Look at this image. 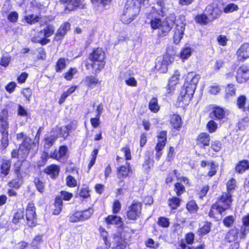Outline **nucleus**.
Segmentation results:
<instances>
[{
    "mask_svg": "<svg viewBox=\"0 0 249 249\" xmlns=\"http://www.w3.org/2000/svg\"><path fill=\"white\" fill-rule=\"evenodd\" d=\"M12 224L21 227L25 225L34 227L37 225V217L35 203L31 201L28 203L25 209L19 208L14 212L12 216Z\"/></svg>",
    "mask_w": 249,
    "mask_h": 249,
    "instance_id": "nucleus-1",
    "label": "nucleus"
},
{
    "mask_svg": "<svg viewBox=\"0 0 249 249\" xmlns=\"http://www.w3.org/2000/svg\"><path fill=\"white\" fill-rule=\"evenodd\" d=\"M107 56L102 47L93 48L84 61L87 70H90L94 75H97L104 69L106 64Z\"/></svg>",
    "mask_w": 249,
    "mask_h": 249,
    "instance_id": "nucleus-2",
    "label": "nucleus"
},
{
    "mask_svg": "<svg viewBox=\"0 0 249 249\" xmlns=\"http://www.w3.org/2000/svg\"><path fill=\"white\" fill-rule=\"evenodd\" d=\"M199 79L198 74H194L193 72L188 73L178 97L179 103H181L184 106L189 104L193 97Z\"/></svg>",
    "mask_w": 249,
    "mask_h": 249,
    "instance_id": "nucleus-3",
    "label": "nucleus"
},
{
    "mask_svg": "<svg viewBox=\"0 0 249 249\" xmlns=\"http://www.w3.org/2000/svg\"><path fill=\"white\" fill-rule=\"evenodd\" d=\"M149 0H127L120 20L124 24H129L140 14L141 7L149 6Z\"/></svg>",
    "mask_w": 249,
    "mask_h": 249,
    "instance_id": "nucleus-4",
    "label": "nucleus"
},
{
    "mask_svg": "<svg viewBox=\"0 0 249 249\" xmlns=\"http://www.w3.org/2000/svg\"><path fill=\"white\" fill-rule=\"evenodd\" d=\"M233 195L228 193L222 192L213 204L208 213V216L215 221H218V215H223L227 210L231 209Z\"/></svg>",
    "mask_w": 249,
    "mask_h": 249,
    "instance_id": "nucleus-5",
    "label": "nucleus"
},
{
    "mask_svg": "<svg viewBox=\"0 0 249 249\" xmlns=\"http://www.w3.org/2000/svg\"><path fill=\"white\" fill-rule=\"evenodd\" d=\"M249 234V213L243 215L241 218V225L239 228L234 227L229 229L225 235V239L228 243L239 240H245Z\"/></svg>",
    "mask_w": 249,
    "mask_h": 249,
    "instance_id": "nucleus-6",
    "label": "nucleus"
},
{
    "mask_svg": "<svg viewBox=\"0 0 249 249\" xmlns=\"http://www.w3.org/2000/svg\"><path fill=\"white\" fill-rule=\"evenodd\" d=\"M133 173L130 163L125 162L124 165L118 166L116 169V177L118 179L117 184L120 187L115 191L116 196L123 195L127 189L124 179L129 178Z\"/></svg>",
    "mask_w": 249,
    "mask_h": 249,
    "instance_id": "nucleus-7",
    "label": "nucleus"
},
{
    "mask_svg": "<svg viewBox=\"0 0 249 249\" xmlns=\"http://www.w3.org/2000/svg\"><path fill=\"white\" fill-rule=\"evenodd\" d=\"M37 148L36 143L29 137H26L19 144L18 149L12 150L11 157L13 159L25 160L31 151L37 150Z\"/></svg>",
    "mask_w": 249,
    "mask_h": 249,
    "instance_id": "nucleus-8",
    "label": "nucleus"
},
{
    "mask_svg": "<svg viewBox=\"0 0 249 249\" xmlns=\"http://www.w3.org/2000/svg\"><path fill=\"white\" fill-rule=\"evenodd\" d=\"M8 109L4 108L0 111V133L1 134L0 146L2 149H5L9 145L8 139Z\"/></svg>",
    "mask_w": 249,
    "mask_h": 249,
    "instance_id": "nucleus-9",
    "label": "nucleus"
},
{
    "mask_svg": "<svg viewBox=\"0 0 249 249\" xmlns=\"http://www.w3.org/2000/svg\"><path fill=\"white\" fill-rule=\"evenodd\" d=\"M46 26L38 32L37 35L31 38V41L36 43H39L42 46L45 45L50 42L48 38L54 34L55 27L53 24H46Z\"/></svg>",
    "mask_w": 249,
    "mask_h": 249,
    "instance_id": "nucleus-10",
    "label": "nucleus"
},
{
    "mask_svg": "<svg viewBox=\"0 0 249 249\" xmlns=\"http://www.w3.org/2000/svg\"><path fill=\"white\" fill-rule=\"evenodd\" d=\"M174 21L166 17L164 20L157 18V34L159 37L167 36L172 28Z\"/></svg>",
    "mask_w": 249,
    "mask_h": 249,
    "instance_id": "nucleus-11",
    "label": "nucleus"
},
{
    "mask_svg": "<svg viewBox=\"0 0 249 249\" xmlns=\"http://www.w3.org/2000/svg\"><path fill=\"white\" fill-rule=\"evenodd\" d=\"M130 238V235L127 236L126 234L123 233V231L113 234L112 249H126Z\"/></svg>",
    "mask_w": 249,
    "mask_h": 249,
    "instance_id": "nucleus-12",
    "label": "nucleus"
},
{
    "mask_svg": "<svg viewBox=\"0 0 249 249\" xmlns=\"http://www.w3.org/2000/svg\"><path fill=\"white\" fill-rule=\"evenodd\" d=\"M93 210L89 208L84 210L75 211L68 216L69 222L76 223L88 220L92 215Z\"/></svg>",
    "mask_w": 249,
    "mask_h": 249,
    "instance_id": "nucleus-13",
    "label": "nucleus"
},
{
    "mask_svg": "<svg viewBox=\"0 0 249 249\" xmlns=\"http://www.w3.org/2000/svg\"><path fill=\"white\" fill-rule=\"evenodd\" d=\"M142 209V203L137 200H133L128 207L126 212L127 218L129 220H137L141 214Z\"/></svg>",
    "mask_w": 249,
    "mask_h": 249,
    "instance_id": "nucleus-14",
    "label": "nucleus"
},
{
    "mask_svg": "<svg viewBox=\"0 0 249 249\" xmlns=\"http://www.w3.org/2000/svg\"><path fill=\"white\" fill-rule=\"evenodd\" d=\"M51 159L61 162L66 160L69 157V151L66 145H61L57 149L55 148L49 154Z\"/></svg>",
    "mask_w": 249,
    "mask_h": 249,
    "instance_id": "nucleus-15",
    "label": "nucleus"
},
{
    "mask_svg": "<svg viewBox=\"0 0 249 249\" xmlns=\"http://www.w3.org/2000/svg\"><path fill=\"white\" fill-rule=\"evenodd\" d=\"M169 124L172 136H177L179 135L183 125L181 116L177 113L171 114L170 115Z\"/></svg>",
    "mask_w": 249,
    "mask_h": 249,
    "instance_id": "nucleus-16",
    "label": "nucleus"
},
{
    "mask_svg": "<svg viewBox=\"0 0 249 249\" xmlns=\"http://www.w3.org/2000/svg\"><path fill=\"white\" fill-rule=\"evenodd\" d=\"M227 115L225 109L217 105H213L209 113L210 118L219 122H224L227 118Z\"/></svg>",
    "mask_w": 249,
    "mask_h": 249,
    "instance_id": "nucleus-17",
    "label": "nucleus"
},
{
    "mask_svg": "<svg viewBox=\"0 0 249 249\" xmlns=\"http://www.w3.org/2000/svg\"><path fill=\"white\" fill-rule=\"evenodd\" d=\"M59 2L64 6V11L67 13L83 8L81 0H59Z\"/></svg>",
    "mask_w": 249,
    "mask_h": 249,
    "instance_id": "nucleus-18",
    "label": "nucleus"
},
{
    "mask_svg": "<svg viewBox=\"0 0 249 249\" xmlns=\"http://www.w3.org/2000/svg\"><path fill=\"white\" fill-rule=\"evenodd\" d=\"M70 29L71 24L69 22H63L60 25L55 33L53 41L60 44Z\"/></svg>",
    "mask_w": 249,
    "mask_h": 249,
    "instance_id": "nucleus-19",
    "label": "nucleus"
},
{
    "mask_svg": "<svg viewBox=\"0 0 249 249\" xmlns=\"http://www.w3.org/2000/svg\"><path fill=\"white\" fill-rule=\"evenodd\" d=\"M211 136L206 132L199 133L196 138V144L201 149H205L210 145Z\"/></svg>",
    "mask_w": 249,
    "mask_h": 249,
    "instance_id": "nucleus-20",
    "label": "nucleus"
},
{
    "mask_svg": "<svg viewBox=\"0 0 249 249\" xmlns=\"http://www.w3.org/2000/svg\"><path fill=\"white\" fill-rule=\"evenodd\" d=\"M104 221L107 226L114 225L121 229H124L125 227L123 218L117 214L108 215L104 218Z\"/></svg>",
    "mask_w": 249,
    "mask_h": 249,
    "instance_id": "nucleus-21",
    "label": "nucleus"
},
{
    "mask_svg": "<svg viewBox=\"0 0 249 249\" xmlns=\"http://www.w3.org/2000/svg\"><path fill=\"white\" fill-rule=\"evenodd\" d=\"M236 55L238 62H243L249 58V43H244L237 50Z\"/></svg>",
    "mask_w": 249,
    "mask_h": 249,
    "instance_id": "nucleus-22",
    "label": "nucleus"
},
{
    "mask_svg": "<svg viewBox=\"0 0 249 249\" xmlns=\"http://www.w3.org/2000/svg\"><path fill=\"white\" fill-rule=\"evenodd\" d=\"M60 171V166L58 164L53 163L47 166L43 169V172L52 179L54 180L58 177Z\"/></svg>",
    "mask_w": 249,
    "mask_h": 249,
    "instance_id": "nucleus-23",
    "label": "nucleus"
},
{
    "mask_svg": "<svg viewBox=\"0 0 249 249\" xmlns=\"http://www.w3.org/2000/svg\"><path fill=\"white\" fill-rule=\"evenodd\" d=\"M204 13H205L210 20L213 21L218 18L221 12L217 6H215L213 4L211 3L206 7Z\"/></svg>",
    "mask_w": 249,
    "mask_h": 249,
    "instance_id": "nucleus-24",
    "label": "nucleus"
},
{
    "mask_svg": "<svg viewBox=\"0 0 249 249\" xmlns=\"http://www.w3.org/2000/svg\"><path fill=\"white\" fill-rule=\"evenodd\" d=\"M249 78V69L244 66H240L237 71L236 79L238 83L246 82Z\"/></svg>",
    "mask_w": 249,
    "mask_h": 249,
    "instance_id": "nucleus-25",
    "label": "nucleus"
},
{
    "mask_svg": "<svg viewBox=\"0 0 249 249\" xmlns=\"http://www.w3.org/2000/svg\"><path fill=\"white\" fill-rule=\"evenodd\" d=\"M11 167V160L2 159L0 164V175L6 177L10 173Z\"/></svg>",
    "mask_w": 249,
    "mask_h": 249,
    "instance_id": "nucleus-26",
    "label": "nucleus"
},
{
    "mask_svg": "<svg viewBox=\"0 0 249 249\" xmlns=\"http://www.w3.org/2000/svg\"><path fill=\"white\" fill-rule=\"evenodd\" d=\"M96 75H88L85 77L84 82L87 87L92 89L97 86L100 85L101 81Z\"/></svg>",
    "mask_w": 249,
    "mask_h": 249,
    "instance_id": "nucleus-27",
    "label": "nucleus"
},
{
    "mask_svg": "<svg viewBox=\"0 0 249 249\" xmlns=\"http://www.w3.org/2000/svg\"><path fill=\"white\" fill-rule=\"evenodd\" d=\"M185 30L184 25H176L175 29L174 34L173 35V40L174 43L175 44H178L179 43L181 39L182 38L184 32Z\"/></svg>",
    "mask_w": 249,
    "mask_h": 249,
    "instance_id": "nucleus-28",
    "label": "nucleus"
},
{
    "mask_svg": "<svg viewBox=\"0 0 249 249\" xmlns=\"http://www.w3.org/2000/svg\"><path fill=\"white\" fill-rule=\"evenodd\" d=\"M226 193L233 195V193L238 188V185L236 180L233 178H231L226 183Z\"/></svg>",
    "mask_w": 249,
    "mask_h": 249,
    "instance_id": "nucleus-29",
    "label": "nucleus"
},
{
    "mask_svg": "<svg viewBox=\"0 0 249 249\" xmlns=\"http://www.w3.org/2000/svg\"><path fill=\"white\" fill-rule=\"evenodd\" d=\"M145 23L150 25L153 30L156 29V10L152 7V10L146 14Z\"/></svg>",
    "mask_w": 249,
    "mask_h": 249,
    "instance_id": "nucleus-30",
    "label": "nucleus"
},
{
    "mask_svg": "<svg viewBox=\"0 0 249 249\" xmlns=\"http://www.w3.org/2000/svg\"><path fill=\"white\" fill-rule=\"evenodd\" d=\"M58 138L57 135H46L43 139L44 147L47 149L52 147Z\"/></svg>",
    "mask_w": 249,
    "mask_h": 249,
    "instance_id": "nucleus-31",
    "label": "nucleus"
},
{
    "mask_svg": "<svg viewBox=\"0 0 249 249\" xmlns=\"http://www.w3.org/2000/svg\"><path fill=\"white\" fill-rule=\"evenodd\" d=\"M181 199L178 196H173L168 199V205L171 211L177 210L180 206Z\"/></svg>",
    "mask_w": 249,
    "mask_h": 249,
    "instance_id": "nucleus-32",
    "label": "nucleus"
},
{
    "mask_svg": "<svg viewBox=\"0 0 249 249\" xmlns=\"http://www.w3.org/2000/svg\"><path fill=\"white\" fill-rule=\"evenodd\" d=\"M179 76V73L178 71H176L174 74L170 77L169 80L168 84L167 86L168 92H170L171 90L175 89L174 87L178 83Z\"/></svg>",
    "mask_w": 249,
    "mask_h": 249,
    "instance_id": "nucleus-33",
    "label": "nucleus"
},
{
    "mask_svg": "<svg viewBox=\"0 0 249 249\" xmlns=\"http://www.w3.org/2000/svg\"><path fill=\"white\" fill-rule=\"evenodd\" d=\"M63 202L60 199L59 197L55 196L53 203V208L52 210V214L53 215H59L63 209Z\"/></svg>",
    "mask_w": 249,
    "mask_h": 249,
    "instance_id": "nucleus-34",
    "label": "nucleus"
},
{
    "mask_svg": "<svg viewBox=\"0 0 249 249\" xmlns=\"http://www.w3.org/2000/svg\"><path fill=\"white\" fill-rule=\"evenodd\" d=\"M193 49L189 46L182 47L178 54V56L182 61L188 59L192 55Z\"/></svg>",
    "mask_w": 249,
    "mask_h": 249,
    "instance_id": "nucleus-35",
    "label": "nucleus"
},
{
    "mask_svg": "<svg viewBox=\"0 0 249 249\" xmlns=\"http://www.w3.org/2000/svg\"><path fill=\"white\" fill-rule=\"evenodd\" d=\"M72 126L71 124L59 127L58 128L59 132L58 137H62L64 140L67 139V138L70 135V132L72 130Z\"/></svg>",
    "mask_w": 249,
    "mask_h": 249,
    "instance_id": "nucleus-36",
    "label": "nucleus"
},
{
    "mask_svg": "<svg viewBox=\"0 0 249 249\" xmlns=\"http://www.w3.org/2000/svg\"><path fill=\"white\" fill-rule=\"evenodd\" d=\"M209 170L206 176L209 178H212L216 175L219 164L213 160L209 161Z\"/></svg>",
    "mask_w": 249,
    "mask_h": 249,
    "instance_id": "nucleus-37",
    "label": "nucleus"
},
{
    "mask_svg": "<svg viewBox=\"0 0 249 249\" xmlns=\"http://www.w3.org/2000/svg\"><path fill=\"white\" fill-rule=\"evenodd\" d=\"M212 223L211 222L205 221L204 225L199 228L197 231V234L200 237H203L208 234L211 230Z\"/></svg>",
    "mask_w": 249,
    "mask_h": 249,
    "instance_id": "nucleus-38",
    "label": "nucleus"
},
{
    "mask_svg": "<svg viewBox=\"0 0 249 249\" xmlns=\"http://www.w3.org/2000/svg\"><path fill=\"white\" fill-rule=\"evenodd\" d=\"M194 19L197 23L202 25H207L208 23L211 22L209 18L204 12L200 14L196 15Z\"/></svg>",
    "mask_w": 249,
    "mask_h": 249,
    "instance_id": "nucleus-39",
    "label": "nucleus"
},
{
    "mask_svg": "<svg viewBox=\"0 0 249 249\" xmlns=\"http://www.w3.org/2000/svg\"><path fill=\"white\" fill-rule=\"evenodd\" d=\"M68 60L64 57L58 58L54 66L55 71L56 72H60L65 69L67 65Z\"/></svg>",
    "mask_w": 249,
    "mask_h": 249,
    "instance_id": "nucleus-40",
    "label": "nucleus"
},
{
    "mask_svg": "<svg viewBox=\"0 0 249 249\" xmlns=\"http://www.w3.org/2000/svg\"><path fill=\"white\" fill-rule=\"evenodd\" d=\"M90 192L89 185L84 184L80 189L79 196L83 199H87L90 197Z\"/></svg>",
    "mask_w": 249,
    "mask_h": 249,
    "instance_id": "nucleus-41",
    "label": "nucleus"
},
{
    "mask_svg": "<svg viewBox=\"0 0 249 249\" xmlns=\"http://www.w3.org/2000/svg\"><path fill=\"white\" fill-rule=\"evenodd\" d=\"M33 182L37 191L43 194L45 190V182L41 180L39 177H35L34 178Z\"/></svg>",
    "mask_w": 249,
    "mask_h": 249,
    "instance_id": "nucleus-42",
    "label": "nucleus"
},
{
    "mask_svg": "<svg viewBox=\"0 0 249 249\" xmlns=\"http://www.w3.org/2000/svg\"><path fill=\"white\" fill-rule=\"evenodd\" d=\"M24 19L26 23L29 25L35 24L40 21V17L38 15L33 14H29L24 17Z\"/></svg>",
    "mask_w": 249,
    "mask_h": 249,
    "instance_id": "nucleus-43",
    "label": "nucleus"
},
{
    "mask_svg": "<svg viewBox=\"0 0 249 249\" xmlns=\"http://www.w3.org/2000/svg\"><path fill=\"white\" fill-rule=\"evenodd\" d=\"M186 208L190 213H195L198 211L199 207L196 200L192 199L187 202Z\"/></svg>",
    "mask_w": 249,
    "mask_h": 249,
    "instance_id": "nucleus-44",
    "label": "nucleus"
},
{
    "mask_svg": "<svg viewBox=\"0 0 249 249\" xmlns=\"http://www.w3.org/2000/svg\"><path fill=\"white\" fill-rule=\"evenodd\" d=\"M236 89L233 84H229L225 89V98L229 99L230 97L236 95Z\"/></svg>",
    "mask_w": 249,
    "mask_h": 249,
    "instance_id": "nucleus-45",
    "label": "nucleus"
},
{
    "mask_svg": "<svg viewBox=\"0 0 249 249\" xmlns=\"http://www.w3.org/2000/svg\"><path fill=\"white\" fill-rule=\"evenodd\" d=\"M22 183V178H15L9 181L7 183V185L10 188L18 190L20 188Z\"/></svg>",
    "mask_w": 249,
    "mask_h": 249,
    "instance_id": "nucleus-46",
    "label": "nucleus"
},
{
    "mask_svg": "<svg viewBox=\"0 0 249 249\" xmlns=\"http://www.w3.org/2000/svg\"><path fill=\"white\" fill-rule=\"evenodd\" d=\"M235 220L236 217L235 216L229 215L223 218L222 223L225 227L230 228L235 224Z\"/></svg>",
    "mask_w": 249,
    "mask_h": 249,
    "instance_id": "nucleus-47",
    "label": "nucleus"
},
{
    "mask_svg": "<svg viewBox=\"0 0 249 249\" xmlns=\"http://www.w3.org/2000/svg\"><path fill=\"white\" fill-rule=\"evenodd\" d=\"M50 158L49 154L46 151H44L40 156V160L36 162V166L38 168L45 166L48 161V160Z\"/></svg>",
    "mask_w": 249,
    "mask_h": 249,
    "instance_id": "nucleus-48",
    "label": "nucleus"
},
{
    "mask_svg": "<svg viewBox=\"0 0 249 249\" xmlns=\"http://www.w3.org/2000/svg\"><path fill=\"white\" fill-rule=\"evenodd\" d=\"M218 128V124L215 120L211 119L206 124V129L208 133H213L215 132Z\"/></svg>",
    "mask_w": 249,
    "mask_h": 249,
    "instance_id": "nucleus-49",
    "label": "nucleus"
},
{
    "mask_svg": "<svg viewBox=\"0 0 249 249\" xmlns=\"http://www.w3.org/2000/svg\"><path fill=\"white\" fill-rule=\"evenodd\" d=\"M174 191L176 193V196H180L186 191L185 186L180 182H177L174 184Z\"/></svg>",
    "mask_w": 249,
    "mask_h": 249,
    "instance_id": "nucleus-50",
    "label": "nucleus"
},
{
    "mask_svg": "<svg viewBox=\"0 0 249 249\" xmlns=\"http://www.w3.org/2000/svg\"><path fill=\"white\" fill-rule=\"evenodd\" d=\"M247 101V97L245 95H240L237 98L236 105L237 107L242 111L246 107Z\"/></svg>",
    "mask_w": 249,
    "mask_h": 249,
    "instance_id": "nucleus-51",
    "label": "nucleus"
},
{
    "mask_svg": "<svg viewBox=\"0 0 249 249\" xmlns=\"http://www.w3.org/2000/svg\"><path fill=\"white\" fill-rule=\"evenodd\" d=\"M158 225L162 228H168L170 224V219L165 216H160L157 221Z\"/></svg>",
    "mask_w": 249,
    "mask_h": 249,
    "instance_id": "nucleus-52",
    "label": "nucleus"
},
{
    "mask_svg": "<svg viewBox=\"0 0 249 249\" xmlns=\"http://www.w3.org/2000/svg\"><path fill=\"white\" fill-rule=\"evenodd\" d=\"M98 152H99V150L97 148H94L92 150V151L91 152V158L90 161L88 165V172L90 170L91 167L95 164L97 157V155L98 154Z\"/></svg>",
    "mask_w": 249,
    "mask_h": 249,
    "instance_id": "nucleus-53",
    "label": "nucleus"
},
{
    "mask_svg": "<svg viewBox=\"0 0 249 249\" xmlns=\"http://www.w3.org/2000/svg\"><path fill=\"white\" fill-rule=\"evenodd\" d=\"M210 190V186L208 184L203 185L197 192V195L199 199H203Z\"/></svg>",
    "mask_w": 249,
    "mask_h": 249,
    "instance_id": "nucleus-54",
    "label": "nucleus"
},
{
    "mask_svg": "<svg viewBox=\"0 0 249 249\" xmlns=\"http://www.w3.org/2000/svg\"><path fill=\"white\" fill-rule=\"evenodd\" d=\"M77 72L75 68L71 67L68 70L64 73V77L67 81H71L73 78V75Z\"/></svg>",
    "mask_w": 249,
    "mask_h": 249,
    "instance_id": "nucleus-55",
    "label": "nucleus"
},
{
    "mask_svg": "<svg viewBox=\"0 0 249 249\" xmlns=\"http://www.w3.org/2000/svg\"><path fill=\"white\" fill-rule=\"evenodd\" d=\"M59 194L60 195L57 196H56L59 197V198L62 201L63 200L69 201L73 197L72 193L67 192L66 191H61Z\"/></svg>",
    "mask_w": 249,
    "mask_h": 249,
    "instance_id": "nucleus-56",
    "label": "nucleus"
},
{
    "mask_svg": "<svg viewBox=\"0 0 249 249\" xmlns=\"http://www.w3.org/2000/svg\"><path fill=\"white\" fill-rule=\"evenodd\" d=\"M66 184L68 187L70 188H74L77 185V180L71 175H68L66 178Z\"/></svg>",
    "mask_w": 249,
    "mask_h": 249,
    "instance_id": "nucleus-57",
    "label": "nucleus"
},
{
    "mask_svg": "<svg viewBox=\"0 0 249 249\" xmlns=\"http://www.w3.org/2000/svg\"><path fill=\"white\" fill-rule=\"evenodd\" d=\"M18 14L15 11L10 12L7 16V20L13 23H16L18 21Z\"/></svg>",
    "mask_w": 249,
    "mask_h": 249,
    "instance_id": "nucleus-58",
    "label": "nucleus"
},
{
    "mask_svg": "<svg viewBox=\"0 0 249 249\" xmlns=\"http://www.w3.org/2000/svg\"><path fill=\"white\" fill-rule=\"evenodd\" d=\"M122 208V204L118 199H115L112 205V213L113 214H118L120 213Z\"/></svg>",
    "mask_w": 249,
    "mask_h": 249,
    "instance_id": "nucleus-59",
    "label": "nucleus"
},
{
    "mask_svg": "<svg viewBox=\"0 0 249 249\" xmlns=\"http://www.w3.org/2000/svg\"><path fill=\"white\" fill-rule=\"evenodd\" d=\"M238 9L239 8L237 4L234 3H230L224 7L223 11L225 13H229L237 11Z\"/></svg>",
    "mask_w": 249,
    "mask_h": 249,
    "instance_id": "nucleus-60",
    "label": "nucleus"
},
{
    "mask_svg": "<svg viewBox=\"0 0 249 249\" xmlns=\"http://www.w3.org/2000/svg\"><path fill=\"white\" fill-rule=\"evenodd\" d=\"M210 144L211 149L215 152H219L222 148L221 142L219 140L213 141L211 142H210Z\"/></svg>",
    "mask_w": 249,
    "mask_h": 249,
    "instance_id": "nucleus-61",
    "label": "nucleus"
},
{
    "mask_svg": "<svg viewBox=\"0 0 249 249\" xmlns=\"http://www.w3.org/2000/svg\"><path fill=\"white\" fill-rule=\"evenodd\" d=\"M121 151L124 154V158L125 160H129L132 159L131 150L128 145H126L121 149Z\"/></svg>",
    "mask_w": 249,
    "mask_h": 249,
    "instance_id": "nucleus-62",
    "label": "nucleus"
},
{
    "mask_svg": "<svg viewBox=\"0 0 249 249\" xmlns=\"http://www.w3.org/2000/svg\"><path fill=\"white\" fill-rule=\"evenodd\" d=\"M21 94L26 101L29 102L32 95V91L30 87H26L22 89Z\"/></svg>",
    "mask_w": 249,
    "mask_h": 249,
    "instance_id": "nucleus-63",
    "label": "nucleus"
},
{
    "mask_svg": "<svg viewBox=\"0 0 249 249\" xmlns=\"http://www.w3.org/2000/svg\"><path fill=\"white\" fill-rule=\"evenodd\" d=\"M154 163V160L153 157L151 158L150 157H148L147 159L144 160L142 166L145 170L148 171L150 169L151 167H153Z\"/></svg>",
    "mask_w": 249,
    "mask_h": 249,
    "instance_id": "nucleus-64",
    "label": "nucleus"
}]
</instances>
